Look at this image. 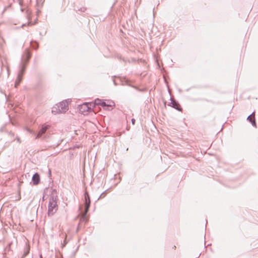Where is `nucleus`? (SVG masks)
Here are the masks:
<instances>
[{"mask_svg":"<svg viewBox=\"0 0 258 258\" xmlns=\"http://www.w3.org/2000/svg\"><path fill=\"white\" fill-rule=\"evenodd\" d=\"M69 109L68 102L63 101L56 104L52 108V113L56 114L66 112Z\"/></svg>","mask_w":258,"mask_h":258,"instance_id":"obj_3","label":"nucleus"},{"mask_svg":"<svg viewBox=\"0 0 258 258\" xmlns=\"http://www.w3.org/2000/svg\"><path fill=\"white\" fill-rule=\"evenodd\" d=\"M85 214L83 215L81 219V221L84 220L86 218V214L88 212L89 210V208L90 204V200L89 195L87 192H85Z\"/></svg>","mask_w":258,"mask_h":258,"instance_id":"obj_4","label":"nucleus"},{"mask_svg":"<svg viewBox=\"0 0 258 258\" xmlns=\"http://www.w3.org/2000/svg\"><path fill=\"white\" fill-rule=\"evenodd\" d=\"M169 105H170L172 107L174 108L175 109H177V110H179V111L181 110V108L180 107V105L178 104V103L175 100H174L172 98H171V102L170 103Z\"/></svg>","mask_w":258,"mask_h":258,"instance_id":"obj_7","label":"nucleus"},{"mask_svg":"<svg viewBox=\"0 0 258 258\" xmlns=\"http://www.w3.org/2000/svg\"><path fill=\"white\" fill-rule=\"evenodd\" d=\"M247 120L251 123L252 125L256 127V122L254 117V112H253L250 115H249L247 118Z\"/></svg>","mask_w":258,"mask_h":258,"instance_id":"obj_8","label":"nucleus"},{"mask_svg":"<svg viewBox=\"0 0 258 258\" xmlns=\"http://www.w3.org/2000/svg\"><path fill=\"white\" fill-rule=\"evenodd\" d=\"M27 131L31 134L32 133V131L29 128H27Z\"/></svg>","mask_w":258,"mask_h":258,"instance_id":"obj_15","label":"nucleus"},{"mask_svg":"<svg viewBox=\"0 0 258 258\" xmlns=\"http://www.w3.org/2000/svg\"><path fill=\"white\" fill-rule=\"evenodd\" d=\"M105 196V192H103L101 195L100 196L99 199H101L104 198Z\"/></svg>","mask_w":258,"mask_h":258,"instance_id":"obj_13","label":"nucleus"},{"mask_svg":"<svg viewBox=\"0 0 258 258\" xmlns=\"http://www.w3.org/2000/svg\"><path fill=\"white\" fill-rule=\"evenodd\" d=\"M50 126L49 124L44 123L42 124L40 130L37 134L36 139L41 138L43 135H44L48 129L50 128Z\"/></svg>","mask_w":258,"mask_h":258,"instance_id":"obj_5","label":"nucleus"},{"mask_svg":"<svg viewBox=\"0 0 258 258\" xmlns=\"http://www.w3.org/2000/svg\"><path fill=\"white\" fill-rule=\"evenodd\" d=\"M91 104L89 103H84L79 107V110L82 113L90 111L91 109Z\"/></svg>","mask_w":258,"mask_h":258,"instance_id":"obj_6","label":"nucleus"},{"mask_svg":"<svg viewBox=\"0 0 258 258\" xmlns=\"http://www.w3.org/2000/svg\"><path fill=\"white\" fill-rule=\"evenodd\" d=\"M86 10V8L85 7L81 8L80 9H79V11H80L82 12H85Z\"/></svg>","mask_w":258,"mask_h":258,"instance_id":"obj_12","label":"nucleus"},{"mask_svg":"<svg viewBox=\"0 0 258 258\" xmlns=\"http://www.w3.org/2000/svg\"><path fill=\"white\" fill-rule=\"evenodd\" d=\"M24 26H26V24H23L22 25V27H23Z\"/></svg>","mask_w":258,"mask_h":258,"instance_id":"obj_19","label":"nucleus"},{"mask_svg":"<svg viewBox=\"0 0 258 258\" xmlns=\"http://www.w3.org/2000/svg\"><path fill=\"white\" fill-rule=\"evenodd\" d=\"M58 209L57 196L55 192H53L49 199L48 206V215L52 216Z\"/></svg>","mask_w":258,"mask_h":258,"instance_id":"obj_2","label":"nucleus"},{"mask_svg":"<svg viewBox=\"0 0 258 258\" xmlns=\"http://www.w3.org/2000/svg\"><path fill=\"white\" fill-rule=\"evenodd\" d=\"M135 119L134 118L132 119V123L133 124H135Z\"/></svg>","mask_w":258,"mask_h":258,"instance_id":"obj_14","label":"nucleus"},{"mask_svg":"<svg viewBox=\"0 0 258 258\" xmlns=\"http://www.w3.org/2000/svg\"><path fill=\"white\" fill-rule=\"evenodd\" d=\"M108 108H110V110L112 108V107L114 106L115 104L114 102L110 101L109 103H107Z\"/></svg>","mask_w":258,"mask_h":258,"instance_id":"obj_11","label":"nucleus"},{"mask_svg":"<svg viewBox=\"0 0 258 258\" xmlns=\"http://www.w3.org/2000/svg\"><path fill=\"white\" fill-rule=\"evenodd\" d=\"M40 180L39 175L38 173H35L32 177V181L35 185L37 184Z\"/></svg>","mask_w":258,"mask_h":258,"instance_id":"obj_10","label":"nucleus"},{"mask_svg":"<svg viewBox=\"0 0 258 258\" xmlns=\"http://www.w3.org/2000/svg\"><path fill=\"white\" fill-rule=\"evenodd\" d=\"M17 141H18V142L19 143H21V141H20V138H18H18H17Z\"/></svg>","mask_w":258,"mask_h":258,"instance_id":"obj_16","label":"nucleus"},{"mask_svg":"<svg viewBox=\"0 0 258 258\" xmlns=\"http://www.w3.org/2000/svg\"><path fill=\"white\" fill-rule=\"evenodd\" d=\"M27 25H28V26L32 25V23H31V22H29V23L27 24Z\"/></svg>","mask_w":258,"mask_h":258,"instance_id":"obj_18","label":"nucleus"},{"mask_svg":"<svg viewBox=\"0 0 258 258\" xmlns=\"http://www.w3.org/2000/svg\"><path fill=\"white\" fill-rule=\"evenodd\" d=\"M25 58L24 61L22 62L20 65V70L19 71V72L18 73L17 77L15 83V88H17L18 86L20 85L23 79V76L25 73L26 66L30 58V53L29 51H27L25 52Z\"/></svg>","mask_w":258,"mask_h":258,"instance_id":"obj_1","label":"nucleus"},{"mask_svg":"<svg viewBox=\"0 0 258 258\" xmlns=\"http://www.w3.org/2000/svg\"><path fill=\"white\" fill-rule=\"evenodd\" d=\"M66 244H67V242H66V240H64V241H63V246H64Z\"/></svg>","mask_w":258,"mask_h":258,"instance_id":"obj_17","label":"nucleus"},{"mask_svg":"<svg viewBox=\"0 0 258 258\" xmlns=\"http://www.w3.org/2000/svg\"><path fill=\"white\" fill-rule=\"evenodd\" d=\"M95 104H100L105 109L110 110V108H108V107H107V105L106 102H105L104 101H102L101 100H99V99L96 100Z\"/></svg>","mask_w":258,"mask_h":258,"instance_id":"obj_9","label":"nucleus"}]
</instances>
